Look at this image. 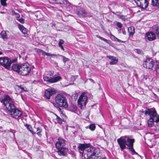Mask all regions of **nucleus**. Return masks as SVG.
Instances as JSON below:
<instances>
[{"label": "nucleus", "mask_w": 159, "mask_h": 159, "mask_svg": "<svg viewBox=\"0 0 159 159\" xmlns=\"http://www.w3.org/2000/svg\"><path fill=\"white\" fill-rule=\"evenodd\" d=\"M0 101L3 103L7 110L9 111L11 116L15 119H18L22 115V112L15 108L13 100L8 95H5L0 97Z\"/></svg>", "instance_id": "1"}, {"label": "nucleus", "mask_w": 159, "mask_h": 159, "mask_svg": "<svg viewBox=\"0 0 159 159\" xmlns=\"http://www.w3.org/2000/svg\"><path fill=\"white\" fill-rule=\"evenodd\" d=\"M79 150L82 151V159H97L99 156L100 150L95 149L90 143L80 144L78 146Z\"/></svg>", "instance_id": "2"}, {"label": "nucleus", "mask_w": 159, "mask_h": 159, "mask_svg": "<svg viewBox=\"0 0 159 159\" xmlns=\"http://www.w3.org/2000/svg\"><path fill=\"white\" fill-rule=\"evenodd\" d=\"M12 69L23 76L28 75L30 72L31 68L29 64L24 63L21 64H13L12 66Z\"/></svg>", "instance_id": "3"}, {"label": "nucleus", "mask_w": 159, "mask_h": 159, "mask_svg": "<svg viewBox=\"0 0 159 159\" xmlns=\"http://www.w3.org/2000/svg\"><path fill=\"white\" fill-rule=\"evenodd\" d=\"M135 141V139L131 136H122L117 140V141L122 150L126 148L133 146L134 143Z\"/></svg>", "instance_id": "4"}, {"label": "nucleus", "mask_w": 159, "mask_h": 159, "mask_svg": "<svg viewBox=\"0 0 159 159\" xmlns=\"http://www.w3.org/2000/svg\"><path fill=\"white\" fill-rule=\"evenodd\" d=\"M56 102L61 107L67 108L68 104L66 97L62 94H58L55 98Z\"/></svg>", "instance_id": "5"}, {"label": "nucleus", "mask_w": 159, "mask_h": 159, "mask_svg": "<svg viewBox=\"0 0 159 159\" xmlns=\"http://www.w3.org/2000/svg\"><path fill=\"white\" fill-rule=\"evenodd\" d=\"M143 113L147 115L148 114L150 116V118L154 119L155 122L157 123L159 121V115H157L156 110L154 108L147 109L144 112L142 111Z\"/></svg>", "instance_id": "6"}, {"label": "nucleus", "mask_w": 159, "mask_h": 159, "mask_svg": "<svg viewBox=\"0 0 159 159\" xmlns=\"http://www.w3.org/2000/svg\"><path fill=\"white\" fill-rule=\"evenodd\" d=\"M88 97L84 93H82L80 96L78 100V102L81 109L85 106Z\"/></svg>", "instance_id": "7"}, {"label": "nucleus", "mask_w": 159, "mask_h": 159, "mask_svg": "<svg viewBox=\"0 0 159 159\" xmlns=\"http://www.w3.org/2000/svg\"><path fill=\"white\" fill-rule=\"evenodd\" d=\"M11 63L10 59L8 57H0V64L7 69H9Z\"/></svg>", "instance_id": "8"}, {"label": "nucleus", "mask_w": 159, "mask_h": 159, "mask_svg": "<svg viewBox=\"0 0 159 159\" xmlns=\"http://www.w3.org/2000/svg\"><path fill=\"white\" fill-rule=\"evenodd\" d=\"M149 0H134L138 6L143 9H145L148 7Z\"/></svg>", "instance_id": "9"}, {"label": "nucleus", "mask_w": 159, "mask_h": 159, "mask_svg": "<svg viewBox=\"0 0 159 159\" xmlns=\"http://www.w3.org/2000/svg\"><path fill=\"white\" fill-rule=\"evenodd\" d=\"M56 93V91L54 88H50L46 90L44 96L47 99H50L51 96L55 93Z\"/></svg>", "instance_id": "10"}, {"label": "nucleus", "mask_w": 159, "mask_h": 159, "mask_svg": "<svg viewBox=\"0 0 159 159\" xmlns=\"http://www.w3.org/2000/svg\"><path fill=\"white\" fill-rule=\"evenodd\" d=\"M154 64V62L152 59H147L144 62L143 66L144 67L150 69L152 68Z\"/></svg>", "instance_id": "11"}, {"label": "nucleus", "mask_w": 159, "mask_h": 159, "mask_svg": "<svg viewBox=\"0 0 159 159\" xmlns=\"http://www.w3.org/2000/svg\"><path fill=\"white\" fill-rule=\"evenodd\" d=\"M57 152L60 156H66L68 152V149L66 147H62L57 148Z\"/></svg>", "instance_id": "12"}, {"label": "nucleus", "mask_w": 159, "mask_h": 159, "mask_svg": "<svg viewBox=\"0 0 159 159\" xmlns=\"http://www.w3.org/2000/svg\"><path fill=\"white\" fill-rule=\"evenodd\" d=\"M65 145V141L63 138H59L55 145L56 148L64 147Z\"/></svg>", "instance_id": "13"}, {"label": "nucleus", "mask_w": 159, "mask_h": 159, "mask_svg": "<svg viewBox=\"0 0 159 159\" xmlns=\"http://www.w3.org/2000/svg\"><path fill=\"white\" fill-rule=\"evenodd\" d=\"M146 35L148 39L150 41L156 39L155 34L152 32L147 33Z\"/></svg>", "instance_id": "14"}, {"label": "nucleus", "mask_w": 159, "mask_h": 159, "mask_svg": "<svg viewBox=\"0 0 159 159\" xmlns=\"http://www.w3.org/2000/svg\"><path fill=\"white\" fill-rule=\"evenodd\" d=\"M107 57L111 60L110 62V65H114L118 62V59H116L115 57L111 56H107Z\"/></svg>", "instance_id": "15"}, {"label": "nucleus", "mask_w": 159, "mask_h": 159, "mask_svg": "<svg viewBox=\"0 0 159 159\" xmlns=\"http://www.w3.org/2000/svg\"><path fill=\"white\" fill-rule=\"evenodd\" d=\"M61 79V77L55 75L53 78L51 77L50 83H52L57 82L60 80Z\"/></svg>", "instance_id": "16"}, {"label": "nucleus", "mask_w": 159, "mask_h": 159, "mask_svg": "<svg viewBox=\"0 0 159 159\" xmlns=\"http://www.w3.org/2000/svg\"><path fill=\"white\" fill-rule=\"evenodd\" d=\"M55 3L57 4H69L70 3L67 0H53Z\"/></svg>", "instance_id": "17"}, {"label": "nucleus", "mask_w": 159, "mask_h": 159, "mask_svg": "<svg viewBox=\"0 0 159 159\" xmlns=\"http://www.w3.org/2000/svg\"><path fill=\"white\" fill-rule=\"evenodd\" d=\"M77 14L80 17H85L87 16V13L85 10L81 9L78 11Z\"/></svg>", "instance_id": "18"}, {"label": "nucleus", "mask_w": 159, "mask_h": 159, "mask_svg": "<svg viewBox=\"0 0 159 159\" xmlns=\"http://www.w3.org/2000/svg\"><path fill=\"white\" fill-rule=\"evenodd\" d=\"M18 27L20 30L24 34H25L27 33V30L26 28L21 25L19 24Z\"/></svg>", "instance_id": "19"}, {"label": "nucleus", "mask_w": 159, "mask_h": 159, "mask_svg": "<svg viewBox=\"0 0 159 159\" xmlns=\"http://www.w3.org/2000/svg\"><path fill=\"white\" fill-rule=\"evenodd\" d=\"M159 0H152L151 5L154 7H157L159 5Z\"/></svg>", "instance_id": "20"}, {"label": "nucleus", "mask_w": 159, "mask_h": 159, "mask_svg": "<svg viewBox=\"0 0 159 159\" xmlns=\"http://www.w3.org/2000/svg\"><path fill=\"white\" fill-rule=\"evenodd\" d=\"M40 52H42V55L43 56H45V55H46V56H52H52H54V57H55L56 56H57V55L56 54H51L49 53H47V52H44V51L42 50H41V51H40Z\"/></svg>", "instance_id": "21"}, {"label": "nucleus", "mask_w": 159, "mask_h": 159, "mask_svg": "<svg viewBox=\"0 0 159 159\" xmlns=\"http://www.w3.org/2000/svg\"><path fill=\"white\" fill-rule=\"evenodd\" d=\"M0 35L2 38L4 40L7 39V36L5 31H2L0 33Z\"/></svg>", "instance_id": "22"}, {"label": "nucleus", "mask_w": 159, "mask_h": 159, "mask_svg": "<svg viewBox=\"0 0 159 159\" xmlns=\"http://www.w3.org/2000/svg\"><path fill=\"white\" fill-rule=\"evenodd\" d=\"M154 121L155 122V120L154 119L150 118L148 121V127L152 126Z\"/></svg>", "instance_id": "23"}, {"label": "nucleus", "mask_w": 159, "mask_h": 159, "mask_svg": "<svg viewBox=\"0 0 159 159\" xmlns=\"http://www.w3.org/2000/svg\"><path fill=\"white\" fill-rule=\"evenodd\" d=\"M128 31L130 34L133 35L134 33L135 29L133 26H130L128 28Z\"/></svg>", "instance_id": "24"}, {"label": "nucleus", "mask_w": 159, "mask_h": 159, "mask_svg": "<svg viewBox=\"0 0 159 159\" xmlns=\"http://www.w3.org/2000/svg\"><path fill=\"white\" fill-rule=\"evenodd\" d=\"M25 126L26 127L27 129L32 133V134L34 135L36 134L35 132L31 130V126L30 125L26 124Z\"/></svg>", "instance_id": "25"}, {"label": "nucleus", "mask_w": 159, "mask_h": 159, "mask_svg": "<svg viewBox=\"0 0 159 159\" xmlns=\"http://www.w3.org/2000/svg\"><path fill=\"white\" fill-rule=\"evenodd\" d=\"M64 42V41L62 39H60L59 42V46L61 48V49L63 51H64V49L63 47V46L62 45V44H63Z\"/></svg>", "instance_id": "26"}, {"label": "nucleus", "mask_w": 159, "mask_h": 159, "mask_svg": "<svg viewBox=\"0 0 159 159\" xmlns=\"http://www.w3.org/2000/svg\"><path fill=\"white\" fill-rule=\"evenodd\" d=\"M127 148L131 152L132 154V155H134V154L137 155H138V153L135 151V150L134 149L133 146L130 147L129 148Z\"/></svg>", "instance_id": "27"}, {"label": "nucleus", "mask_w": 159, "mask_h": 159, "mask_svg": "<svg viewBox=\"0 0 159 159\" xmlns=\"http://www.w3.org/2000/svg\"><path fill=\"white\" fill-rule=\"evenodd\" d=\"M59 56L62 57L63 61L64 63H65L66 62L68 61H69V60L68 58H66L64 56L60 55H59Z\"/></svg>", "instance_id": "28"}, {"label": "nucleus", "mask_w": 159, "mask_h": 159, "mask_svg": "<svg viewBox=\"0 0 159 159\" xmlns=\"http://www.w3.org/2000/svg\"><path fill=\"white\" fill-rule=\"evenodd\" d=\"M57 118L56 120H57L58 122L59 123L61 124L62 123L63 120L61 119L57 115H56Z\"/></svg>", "instance_id": "29"}, {"label": "nucleus", "mask_w": 159, "mask_h": 159, "mask_svg": "<svg viewBox=\"0 0 159 159\" xmlns=\"http://www.w3.org/2000/svg\"><path fill=\"white\" fill-rule=\"evenodd\" d=\"M43 79L44 81H46L49 83H50L51 78H50L48 76H44L43 77Z\"/></svg>", "instance_id": "30"}, {"label": "nucleus", "mask_w": 159, "mask_h": 159, "mask_svg": "<svg viewBox=\"0 0 159 159\" xmlns=\"http://www.w3.org/2000/svg\"><path fill=\"white\" fill-rule=\"evenodd\" d=\"M7 0H1V4L3 6H7V4L6 3V1Z\"/></svg>", "instance_id": "31"}, {"label": "nucleus", "mask_w": 159, "mask_h": 159, "mask_svg": "<svg viewBox=\"0 0 159 159\" xmlns=\"http://www.w3.org/2000/svg\"><path fill=\"white\" fill-rule=\"evenodd\" d=\"M95 128V126L93 124H91L89 126V129L92 131L94 130Z\"/></svg>", "instance_id": "32"}, {"label": "nucleus", "mask_w": 159, "mask_h": 159, "mask_svg": "<svg viewBox=\"0 0 159 159\" xmlns=\"http://www.w3.org/2000/svg\"><path fill=\"white\" fill-rule=\"evenodd\" d=\"M155 70H156L157 74H159V65L155 66Z\"/></svg>", "instance_id": "33"}, {"label": "nucleus", "mask_w": 159, "mask_h": 159, "mask_svg": "<svg viewBox=\"0 0 159 159\" xmlns=\"http://www.w3.org/2000/svg\"><path fill=\"white\" fill-rule=\"evenodd\" d=\"M120 18L121 19L123 20L124 21H125L127 20V18L126 16L123 15H121L120 16Z\"/></svg>", "instance_id": "34"}, {"label": "nucleus", "mask_w": 159, "mask_h": 159, "mask_svg": "<svg viewBox=\"0 0 159 159\" xmlns=\"http://www.w3.org/2000/svg\"><path fill=\"white\" fill-rule=\"evenodd\" d=\"M13 14L14 15H15L16 17L17 18H19L20 17V15L18 13L14 12H13Z\"/></svg>", "instance_id": "35"}, {"label": "nucleus", "mask_w": 159, "mask_h": 159, "mask_svg": "<svg viewBox=\"0 0 159 159\" xmlns=\"http://www.w3.org/2000/svg\"><path fill=\"white\" fill-rule=\"evenodd\" d=\"M116 25L118 27L121 28L122 26V24L120 22H118L117 23Z\"/></svg>", "instance_id": "36"}, {"label": "nucleus", "mask_w": 159, "mask_h": 159, "mask_svg": "<svg viewBox=\"0 0 159 159\" xmlns=\"http://www.w3.org/2000/svg\"><path fill=\"white\" fill-rule=\"evenodd\" d=\"M111 38L112 39L114 40V41H116L117 38L115 36L113 35H111Z\"/></svg>", "instance_id": "37"}, {"label": "nucleus", "mask_w": 159, "mask_h": 159, "mask_svg": "<svg viewBox=\"0 0 159 159\" xmlns=\"http://www.w3.org/2000/svg\"><path fill=\"white\" fill-rule=\"evenodd\" d=\"M17 20L21 23H23L24 22V20L22 18H21L19 19H18Z\"/></svg>", "instance_id": "38"}, {"label": "nucleus", "mask_w": 159, "mask_h": 159, "mask_svg": "<svg viewBox=\"0 0 159 159\" xmlns=\"http://www.w3.org/2000/svg\"><path fill=\"white\" fill-rule=\"evenodd\" d=\"M42 130L41 128L38 127L36 128V131L38 132L39 131H42Z\"/></svg>", "instance_id": "39"}, {"label": "nucleus", "mask_w": 159, "mask_h": 159, "mask_svg": "<svg viewBox=\"0 0 159 159\" xmlns=\"http://www.w3.org/2000/svg\"><path fill=\"white\" fill-rule=\"evenodd\" d=\"M116 41H117L118 42H119V43H121V42H123V43H124V41H121V40L118 39V38H117Z\"/></svg>", "instance_id": "40"}, {"label": "nucleus", "mask_w": 159, "mask_h": 159, "mask_svg": "<svg viewBox=\"0 0 159 159\" xmlns=\"http://www.w3.org/2000/svg\"><path fill=\"white\" fill-rule=\"evenodd\" d=\"M98 37L99 38L101 39L102 40H103V41H106L107 40L106 39H105V38H103V37H101L99 36Z\"/></svg>", "instance_id": "41"}, {"label": "nucleus", "mask_w": 159, "mask_h": 159, "mask_svg": "<svg viewBox=\"0 0 159 159\" xmlns=\"http://www.w3.org/2000/svg\"><path fill=\"white\" fill-rule=\"evenodd\" d=\"M42 131H39L37 132V134L39 136H42V134H41V132Z\"/></svg>", "instance_id": "42"}, {"label": "nucleus", "mask_w": 159, "mask_h": 159, "mask_svg": "<svg viewBox=\"0 0 159 159\" xmlns=\"http://www.w3.org/2000/svg\"><path fill=\"white\" fill-rule=\"evenodd\" d=\"M53 73L54 72L53 71L50 72L49 73V75L51 76L53 74Z\"/></svg>", "instance_id": "43"}, {"label": "nucleus", "mask_w": 159, "mask_h": 159, "mask_svg": "<svg viewBox=\"0 0 159 159\" xmlns=\"http://www.w3.org/2000/svg\"><path fill=\"white\" fill-rule=\"evenodd\" d=\"M89 80L91 81L93 83H94V82L93 80L92 79H89Z\"/></svg>", "instance_id": "44"}, {"label": "nucleus", "mask_w": 159, "mask_h": 159, "mask_svg": "<svg viewBox=\"0 0 159 159\" xmlns=\"http://www.w3.org/2000/svg\"><path fill=\"white\" fill-rule=\"evenodd\" d=\"M0 13H1V14H4L5 13V12H4L1 11V12H0Z\"/></svg>", "instance_id": "45"}, {"label": "nucleus", "mask_w": 159, "mask_h": 159, "mask_svg": "<svg viewBox=\"0 0 159 159\" xmlns=\"http://www.w3.org/2000/svg\"><path fill=\"white\" fill-rule=\"evenodd\" d=\"M140 51L139 50V51H137V52L138 53H140Z\"/></svg>", "instance_id": "46"}, {"label": "nucleus", "mask_w": 159, "mask_h": 159, "mask_svg": "<svg viewBox=\"0 0 159 159\" xmlns=\"http://www.w3.org/2000/svg\"><path fill=\"white\" fill-rule=\"evenodd\" d=\"M2 54V52H1V51H0V55H1Z\"/></svg>", "instance_id": "47"}, {"label": "nucleus", "mask_w": 159, "mask_h": 159, "mask_svg": "<svg viewBox=\"0 0 159 159\" xmlns=\"http://www.w3.org/2000/svg\"><path fill=\"white\" fill-rule=\"evenodd\" d=\"M20 88H21V89L22 90H23V89H24V88H22V87H20Z\"/></svg>", "instance_id": "48"}]
</instances>
